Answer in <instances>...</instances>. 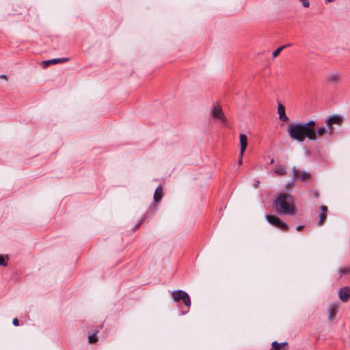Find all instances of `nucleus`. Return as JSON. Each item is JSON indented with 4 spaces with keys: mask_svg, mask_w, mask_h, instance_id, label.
Segmentation results:
<instances>
[{
    "mask_svg": "<svg viewBox=\"0 0 350 350\" xmlns=\"http://www.w3.org/2000/svg\"><path fill=\"white\" fill-rule=\"evenodd\" d=\"M12 323L14 326H18L19 325V321L17 318H14L13 319Z\"/></svg>",
    "mask_w": 350,
    "mask_h": 350,
    "instance_id": "b1692460",
    "label": "nucleus"
},
{
    "mask_svg": "<svg viewBox=\"0 0 350 350\" xmlns=\"http://www.w3.org/2000/svg\"><path fill=\"white\" fill-rule=\"evenodd\" d=\"M338 297L343 303H347L350 299V287L343 286L338 290Z\"/></svg>",
    "mask_w": 350,
    "mask_h": 350,
    "instance_id": "6e6552de",
    "label": "nucleus"
},
{
    "mask_svg": "<svg viewBox=\"0 0 350 350\" xmlns=\"http://www.w3.org/2000/svg\"><path fill=\"white\" fill-rule=\"evenodd\" d=\"M68 58H55L45 62L46 65L55 64L57 63H64L68 61Z\"/></svg>",
    "mask_w": 350,
    "mask_h": 350,
    "instance_id": "dca6fc26",
    "label": "nucleus"
},
{
    "mask_svg": "<svg viewBox=\"0 0 350 350\" xmlns=\"http://www.w3.org/2000/svg\"><path fill=\"white\" fill-rule=\"evenodd\" d=\"M304 228V226H302V225L297 226L296 227V230H298V231L302 230Z\"/></svg>",
    "mask_w": 350,
    "mask_h": 350,
    "instance_id": "a878e982",
    "label": "nucleus"
},
{
    "mask_svg": "<svg viewBox=\"0 0 350 350\" xmlns=\"http://www.w3.org/2000/svg\"><path fill=\"white\" fill-rule=\"evenodd\" d=\"M273 206L281 215H293L297 211L293 196L285 193L277 194L273 200Z\"/></svg>",
    "mask_w": 350,
    "mask_h": 350,
    "instance_id": "f03ea898",
    "label": "nucleus"
},
{
    "mask_svg": "<svg viewBox=\"0 0 350 350\" xmlns=\"http://www.w3.org/2000/svg\"><path fill=\"white\" fill-rule=\"evenodd\" d=\"M1 77L2 78H6V76L5 75H1Z\"/></svg>",
    "mask_w": 350,
    "mask_h": 350,
    "instance_id": "7c9ffc66",
    "label": "nucleus"
},
{
    "mask_svg": "<svg viewBox=\"0 0 350 350\" xmlns=\"http://www.w3.org/2000/svg\"><path fill=\"white\" fill-rule=\"evenodd\" d=\"M342 82V75L338 72H333L329 74V87L336 88Z\"/></svg>",
    "mask_w": 350,
    "mask_h": 350,
    "instance_id": "423d86ee",
    "label": "nucleus"
},
{
    "mask_svg": "<svg viewBox=\"0 0 350 350\" xmlns=\"http://www.w3.org/2000/svg\"><path fill=\"white\" fill-rule=\"evenodd\" d=\"M259 183H260V182H259L258 180V181H256V183L254 185V187L255 188L258 187Z\"/></svg>",
    "mask_w": 350,
    "mask_h": 350,
    "instance_id": "bb28decb",
    "label": "nucleus"
},
{
    "mask_svg": "<svg viewBox=\"0 0 350 350\" xmlns=\"http://www.w3.org/2000/svg\"><path fill=\"white\" fill-rule=\"evenodd\" d=\"M325 124L328 126V118L325 120Z\"/></svg>",
    "mask_w": 350,
    "mask_h": 350,
    "instance_id": "c756f323",
    "label": "nucleus"
},
{
    "mask_svg": "<svg viewBox=\"0 0 350 350\" xmlns=\"http://www.w3.org/2000/svg\"><path fill=\"white\" fill-rule=\"evenodd\" d=\"M339 310V304H332L329 306V319L333 318Z\"/></svg>",
    "mask_w": 350,
    "mask_h": 350,
    "instance_id": "4468645a",
    "label": "nucleus"
},
{
    "mask_svg": "<svg viewBox=\"0 0 350 350\" xmlns=\"http://www.w3.org/2000/svg\"><path fill=\"white\" fill-rule=\"evenodd\" d=\"M292 172L294 178H296L301 181L308 180L311 177L310 173L306 171H302L299 169H297L295 167L292 168Z\"/></svg>",
    "mask_w": 350,
    "mask_h": 350,
    "instance_id": "0eeeda50",
    "label": "nucleus"
},
{
    "mask_svg": "<svg viewBox=\"0 0 350 350\" xmlns=\"http://www.w3.org/2000/svg\"><path fill=\"white\" fill-rule=\"evenodd\" d=\"M162 193H163L162 187H161V185H159L156 188L154 193V201L155 202H157L161 200V198L163 197Z\"/></svg>",
    "mask_w": 350,
    "mask_h": 350,
    "instance_id": "ddd939ff",
    "label": "nucleus"
},
{
    "mask_svg": "<svg viewBox=\"0 0 350 350\" xmlns=\"http://www.w3.org/2000/svg\"><path fill=\"white\" fill-rule=\"evenodd\" d=\"M172 296L173 300L175 302H179L180 301H183L185 306L189 308L191 304V299L189 295L183 291V290H176L172 291Z\"/></svg>",
    "mask_w": 350,
    "mask_h": 350,
    "instance_id": "7ed1b4c3",
    "label": "nucleus"
},
{
    "mask_svg": "<svg viewBox=\"0 0 350 350\" xmlns=\"http://www.w3.org/2000/svg\"><path fill=\"white\" fill-rule=\"evenodd\" d=\"M288 342H284L279 343L277 341H273L271 343V349L270 350H287Z\"/></svg>",
    "mask_w": 350,
    "mask_h": 350,
    "instance_id": "f8f14e48",
    "label": "nucleus"
},
{
    "mask_svg": "<svg viewBox=\"0 0 350 350\" xmlns=\"http://www.w3.org/2000/svg\"><path fill=\"white\" fill-rule=\"evenodd\" d=\"M293 181H292V183H288V185H287V187H291V186L293 185Z\"/></svg>",
    "mask_w": 350,
    "mask_h": 350,
    "instance_id": "c85d7f7f",
    "label": "nucleus"
},
{
    "mask_svg": "<svg viewBox=\"0 0 350 350\" xmlns=\"http://www.w3.org/2000/svg\"><path fill=\"white\" fill-rule=\"evenodd\" d=\"M88 340H89L90 343L96 342L98 340L97 337L96 336V334H94L89 336Z\"/></svg>",
    "mask_w": 350,
    "mask_h": 350,
    "instance_id": "412c9836",
    "label": "nucleus"
},
{
    "mask_svg": "<svg viewBox=\"0 0 350 350\" xmlns=\"http://www.w3.org/2000/svg\"><path fill=\"white\" fill-rule=\"evenodd\" d=\"M274 172L278 176L286 174V168L282 165H275Z\"/></svg>",
    "mask_w": 350,
    "mask_h": 350,
    "instance_id": "2eb2a0df",
    "label": "nucleus"
},
{
    "mask_svg": "<svg viewBox=\"0 0 350 350\" xmlns=\"http://www.w3.org/2000/svg\"><path fill=\"white\" fill-rule=\"evenodd\" d=\"M239 141H240V152L241 155H243V153L247 146V137L245 134L241 133L239 135Z\"/></svg>",
    "mask_w": 350,
    "mask_h": 350,
    "instance_id": "9b49d317",
    "label": "nucleus"
},
{
    "mask_svg": "<svg viewBox=\"0 0 350 350\" xmlns=\"http://www.w3.org/2000/svg\"><path fill=\"white\" fill-rule=\"evenodd\" d=\"M0 265L1 266H6L7 262L5 261V258L3 256H0Z\"/></svg>",
    "mask_w": 350,
    "mask_h": 350,
    "instance_id": "4be33fe9",
    "label": "nucleus"
},
{
    "mask_svg": "<svg viewBox=\"0 0 350 350\" xmlns=\"http://www.w3.org/2000/svg\"><path fill=\"white\" fill-rule=\"evenodd\" d=\"M300 1L302 2V4L305 8L309 7L310 3L308 0H300Z\"/></svg>",
    "mask_w": 350,
    "mask_h": 350,
    "instance_id": "5701e85b",
    "label": "nucleus"
},
{
    "mask_svg": "<svg viewBox=\"0 0 350 350\" xmlns=\"http://www.w3.org/2000/svg\"><path fill=\"white\" fill-rule=\"evenodd\" d=\"M266 219L269 224L282 230L286 231L288 229V226L275 215H267Z\"/></svg>",
    "mask_w": 350,
    "mask_h": 350,
    "instance_id": "20e7f679",
    "label": "nucleus"
},
{
    "mask_svg": "<svg viewBox=\"0 0 350 350\" xmlns=\"http://www.w3.org/2000/svg\"><path fill=\"white\" fill-rule=\"evenodd\" d=\"M325 3H328V0H325Z\"/></svg>",
    "mask_w": 350,
    "mask_h": 350,
    "instance_id": "473e14b6",
    "label": "nucleus"
},
{
    "mask_svg": "<svg viewBox=\"0 0 350 350\" xmlns=\"http://www.w3.org/2000/svg\"><path fill=\"white\" fill-rule=\"evenodd\" d=\"M242 161H243V155H241V153L240 152V155H239V161H238L239 165H241L242 164Z\"/></svg>",
    "mask_w": 350,
    "mask_h": 350,
    "instance_id": "393cba45",
    "label": "nucleus"
},
{
    "mask_svg": "<svg viewBox=\"0 0 350 350\" xmlns=\"http://www.w3.org/2000/svg\"><path fill=\"white\" fill-rule=\"evenodd\" d=\"M325 133L326 129L324 126L319 127L317 129H316V139H317L318 137H321L323 135H325Z\"/></svg>",
    "mask_w": 350,
    "mask_h": 350,
    "instance_id": "a211bd4d",
    "label": "nucleus"
},
{
    "mask_svg": "<svg viewBox=\"0 0 350 350\" xmlns=\"http://www.w3.org/2000/svg\"><path fill=\"white\" fill-rule=\"evenodd\" d=\"M286 46V45L280 46L275 51H274L273 53V57H276Z\"/></svg>",
    "mask_w": 350,
    "mask_h": 350,
    "instance_id": "aec40b11",
    "label": "nucleus"
},
{
    "mask_svg": "<svg viewBox=\"0 0 350 350\" xmlns=\"http://www.w3.org/2000/svg\"><path fill=\"white\" fill-rule=\"evenodd\" d=\"M273 159H272L271 161V163H273Z\"/></svg>",
    "mask_w": 350,
    "mask_h": 350,
    "instance_id": "2f4dec72",
    "label": "nucleus"
},
{
    "mask_svg": "<svg viewBox=\"0 0 350 350\" xmlns=\"http://www.w3.org/2000/svg\"><path fill=\"white\" fill-rule=\"evenodd\" d=\"M212 117L221 120L223 123L227 122V119L225 117L223 111L219 106H215L212 109Z\"/></svg>",
    "mask_w": 350,
    "mask_h": 350,
    "instance_id": "1a4fd4ad",
    "label": "nucleus"
},
{
    "mask_svg": "<svg viewBox=\"0 0 350 350\" xmlns=\"http://www.w3.org/2000/svg\"><path fill=\"white\" fill-rule=\"evenodd\" d=\"M338 273L340 276L350 273V267H340L338 270Z\"/></svg>",
    "mask_w": 350,
    "mask_h": 350,
    "instance_id": "6ab92c4d",
    "label": "nucleus"
},
{
    "mask_svg": "<svg viewBox=\"0 0 350 350\" xmlns=\"http://www.w3.org/2000/svg\"><path fill=\"white\" fill-rule=\"evenodd\" d=\"M278 113L279 115V119L281 121H283L285 122L289 121V118H288V116H286V112H285V107H284V105L282 104H281L280 103L278 105Z\"/></svg>",
    "mask_w": 350,
    "mask_h": 350,
    "instance_id": "9d476101",
    "label": "nucleus"
},
{
    "mask_svg": "<svg viewBox=\"0 0 350 350\" xmlns=\"http://www.w3.org/2000/svg\"><path fill=\"white\" fill-rule=\"evenodd\" d=\"M314 196H315V197H318V196H319V194H318L317 191H315V192L314 193Z\"/></svg>",
    "mask_w": 350,
    "mask_h": 350,
    "instance_id": "cd10ccee",
    "label": "nucleus"
},
{
    "mask_svg": "<svg viewBox=\"0 0 350 350\" xmlns=\"http://www.w3.org/2000/svg\"><path fill=\"white\" fill-rule=\"evenodd\" d=\"M286 131L292 139L298 142H303L306 139L310 141L316 140V122L313 120L290 124Z\"/></svg>",
    "mask_w": 350,
    "mask_h": 350,
    "instance_id": "f257e3e1",
    "label": "nucleus"
},
{
    "mask_svg": "<svg viewBox=\"0 0 350 350\" xmlns=\"http://www.w3.org/2000/svg\"><path fill=\"white\" fill-rule=\"evenodd\" d=\"M344 118L342 116L339 114H334L329 116V135L334 133V125L341 126L343 123Z\"/></svg>",
    "mask_w": 350,
    "mask_h": 350,
    "instance_id": "39448f33",
    "label": "nucleus"
},
{
    "mask_svg": "<svg viewBox=\"0 0 350 350\" xmlns=\"http://www.w3.org/2000/svg\"><path fill=\"white\" fill-rule=\"evenodd\" d=\"M321 213L320 214V219L319 221V225H321L325 222L326 219V212H327V206H321Z\"/></svg>",
    "mask_w": 350,
    "mask_h": 350,
    "instance_id": "f3484780",
    "label": "nucleus"
}]
</instances>
